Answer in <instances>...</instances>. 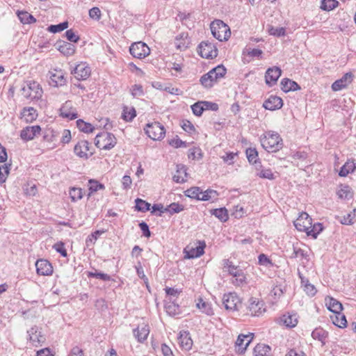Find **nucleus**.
Returning <instances> with one entry per match:
<instances>
[{
    "label": "nucleus",
    "instance_id": "nucleus-1",
    "mask_svg": "<svg viewBox=\"0 0 356 356\" xmlns=\"http://www.w3.org/2000/svg\"><path fill=\"white\" fill-rule=\"evenodd\" d=\"M261 146L268 152H277L283 147V140L275 131H266L260 138Z\"/></svg>",
    "mask_w": 356,
    "mask_h": 356
},
{
    "label": "nucleus",
    "instance_id": "nucleus-2",
    "mask_svg": "<svg viewBox=\"0 0 356 356\" xmlns=\"http://www.w3.org/2000/svg\"><path fill=\"white\" fill-rule=\"evenodd\" d=\"M211 33L219 41L227 40L231 32L229 26L220 19H216L210 25Z\"/></svg>",
    "mask_w": 356,
    "mask_h": 356
},
{
    "label": "nucleus",
    "instance_id": "nucleus-3",
    "mask_svg": "<svg viewBox=\"0 0 356 356\" xmlns=\"http://www.w3.org/2000/svg\"><path fill=\"white\" fill-rule=\"evenodd\" d=\"M22 95L26 99H39L41 98L43 90L40 85L36 81H29L26 85L23 86L22 90Z\"/></svg>",
    "mask_w": 356,
    "mask_h": 356
},
{
    "label": "nucleus",
    "instance_id": "nucleus-4",
    "mask_svg": "<svg viewBox=\"0 0 356 356\" xmlns=\"http://www.w3.org/2000/svg\"><path fill=\"white\" fill-rule=\"evenodd\" d=\"M95 144L99 149L108 150L115 145L116 138L111 133L102 132L96 136Z\"/></svg>",
    "mask_w": 356,
    "mask_h": 356
},
{
    "label": "nucleus",
    "instance_id": "nucleus-5",
    "mask_svg": "<svg viewBox=\"0 0 356 356\" xmlns=\"http://www.w3.org/2000/svg\"><path fill=\"white\" fill-rule=\"evenodd\" d=\"M145 134L152 140H161L165 134L164 127L158 122L148 123L144 129Z\"/></svg>",
    "mask_w": 356,
    "mask_h": 356
},
{
    "label": "nucleus",
    "instance_id": "nucleus-6",
    "mask_svg": "<svg viewBox=\"0 0 356 356\" xmlns=\"http://www.w3.org/2000/svg\"><path fill=\"white\" fill-rule=\"evenodd\" d=\"M197 51L201 57L212 59L218 56L216 47L209 41H202L197 47Z\"/></svg>",
    "mask_w": 356,
    "mask_h": 356
},
{
    "label": "nucleus",
    "instance_id": "nucleus-7",
    "mask_svg": "<svg viewBox=\"0 0 356 356\" xmlns=\"http://www.w3.org/2000/svg\"><path fill=\"white\" fill-rule=\"evenodd\" d=\"M222 304L229 311H237L241 306V301L236 293L225 294L222 298Z\"/></svg>",
    "mask_w": 356,
    "mask_h": 356
},
{
    "label": "nucleus",
    "instance_id": "nucleus-8",
    "mask_svg": "<svg viewBox=\"0 0 356 356\" xmlns=\"http://www.w3.org/2000/svg\"><path fill=\"white\" fill-rule=\"evenodd\" d=\"M129 52L134 57L142 59L150 54V49L145 42H138L131 45Z\"/></svg>",
    "mask_w": 356,
    "mask_h": 356
},
{
    "label": "nucleus",
    "instance_id": "nucleus-9",
    "mask_svg": "<svg viewBox=\"0 0 356 356\" xmlns=\"http://www.w3.org/2000/svg\"><path fill=\"white\" fill-rule=\"evenodd\" d=\"M27 334L28 339L33 346H40L46 340L44 336L42 334L40 329L36 325L29 330Z\"/></svg>",
    "mask_w": 356,
    "mask_h": 356
},
{
    "label": "nucleus",
    "instance_id": "nucleus-10",
    "mask_svg": "<svg viewBox=\"0 0 356 356\" xmlns=\"http://www.w3.org/2000/svg\"><path fill=\"white\" fill-rule=\"evenodd\" d=\"M293 224L298 231L307 232L312 227V218L306 212H302Z\"/></svg>",
    "mask_w": 356,
    "mask_h": 356
},
{
    "label": "nucleus",
    "instance_id": "nucleus-11",
    "mask_svg": "<svg viewBox=\"0 0 356 356\" xmlns=\"http://www.w3.org/2000/svg\"><path fill=\"white\" fill-rule=\"evenodd\" d=\"M248 314L252 316H259L265 312L264 303L262 301L259 300L255 298H251L249 300V305L248 306Z\"/></svg>",
    "mask_w": 356,
    "mask_h": 356
},
{
    "label": "nucleus",
    "instance_id": "nucleus-12",
    "mask_svg": "<svg viewBox=\"0 0 356 356\" xmlns=\"http://www.w3.org/2000/svg\"><path fill=\"white\" fill-rule=\"evenodd\" d=\"M206 244L204 241H199V245L195 248L187 246L184 249L186 259H193L202 256L204 251Z\"/></svg>",
    "mask_w": 356,
    "mask_h": 356
},
{
    "label": "nucleus",
    "instance_id": "nucleus-13",
    "mask_svg": "<svg viewBox=\"0 0 356 356\" xmlns=\"http://www.w3.org/2000/svg\"><path fill=\"white\" fill-rule=\"evenodd\" d=\"M37 273L40 275L48 276L53 273V267L51 263L46 259H38L35 262Z\"/></svg>",
    "mask_w": 356,
    "mask_h": 356
},
{
    "label": "nucleus",
    "instance_id": "nucleus-14",
    "mask_svg": "<svg viewBox=\"0 0 356 356\" xmlns=\"http://www.w3.org/2000/svg\"><path fill=\"white\" fill-rule=\"evenodd\" d=\"M90 68L86 63H80L76 65L72 71V74L78 80H86L90 75Z\"/></svg>",
    "mask_w": 356,
    "mask_h": 356
},
{
    "label": "nucleus",
    "instance_id": "nucleus-15",
    "mask_svg": "<svg viewBox=\"0 0 356 356\" xmlns=\"http://www.w3.org/2000/svg\"><path fill=\"white\" fill-rule=\"evenodd\" d=\"M252 339L253 334L250 332L248 334H239L236 341V347L238 348L237 351L241 354L243 353Z\"/></svg>",
    "mask_w": 356,
    "mask_h": 356
},
{
    "label": "nucleus",
    "instance_id": "nucleus-16",
    "mask_svg": "<svg viewBox=\"0 0 356 356\" xmlns=\"http://www.w3.org/2000/svg\"><path fill=\"white\" fill-rule=\"evenodd\" d=\"M75 154L81 158L88 159L92 155V152H89V143L87 140L79 141L74 148Z\"/></svg>",
    "mask_w": 356,
    "mask_h": 356
},
{
    "label": "nucleus",
    "instance_id": "nucleus-17",
    "mask_svg": "<svg viewBox=\"0 0 356 356\" xmlns=\"http://www.w3.org/2000/svg\"><path fill=\"white\" fill-rule=\"evenodd\" d=\"M41 128L38 125L28 126L23 129L20 133V137L24 140H31L35 136L40 134Z\"/></svg>",
    "mask_w": 356,
    "mask_h": 356
},
{
    "label": "nucleus",
    "instance_id": "nucleus-18",
    "mask_svg": "<svg viewBox=\"0 0 356 356\" xmlns=\"http://www.w3.org/2000/svg\"><path fill=\"white\" fill-rule=\"evenodd\" d=\"M281 74L282 70L278 67L268 68L265 75L266 84L270 86L275 84L279 77L281 76Z\"/></svg>",
    "mask_w": 356,
    "mask_h": 356
},
{
    "label": "nucleus",
    "instance_id": "nucleus-19",
    "mask_svg": "<svg viewBox=\"0 0 356 356\" xmlns=\"http://www.w3.org/2000/svg\"><path fill=\"white\" fill-rule=\"evenodd\" d=\"M49 84L54 87H59L64 86L66 83L64 73L62 70H54L51 72Z\"/></svg>",
    "mask_w": 356,
    "mask_h": 356
},
{
    "label": "nucleus",
    "instance_id": "nucleus-20",
    "mask_svg": "<svg viewBox=\"0 0 356 356\" xmlns=\"http://www.w3.org/2000/svg\"><path fill=\"white\" fill-rule=\"evenodd\" d=\"M283 106L282 99L277 97L271 95L263 104V106L270 111H275L282 108Z\"/></svg>",
    "mask_w": 356,
    "mask_h": 356
},
{
    "label": "nucleus",
    "instance_id": "nucleus-21",
    "mask_svg": "<svg viewBox=\"0 0 356 356\" xmlns=\"http://www.w3.org/2000/svg\"><path fill=\"white\" fill-rule=\"evenodd\" d=\"M353 81V74L350 72L345 74L340 79L334 81L332 85V89L334 91H339L348 85H349Z\"/></svg>",
    "mask_w": 356,
    "mask_h": 356
},
{
    "label": "nucleus",
    "instance_id": "nucleus-22",
    "mask_svg": "<svg viewBox=\"0 0 356 356\" xmlns=\"http://www.w3.org/2000/svg\"><path fill=\"white\" fill-rule=\"evenodd\" d=\"M180 346L185 350H189L193 346V341L190 337L189 332L186 331H181L178 337Z\"/></svg>",
    "mask_w": 356,
    "mask_h": 356
},
{
    "label": "nucleus",
    "instance_id": "nucleus-23",
    "mask_svg": "<svg viewBox=\"0 0 356 356\" xmlns=\"http://www.w3.org/2000/svg\"><path fill=\"white\" fill-rule=\"evenodd\" d=\"M149 333V326L147 325H142L134 330V335L140 343H143L147 338Z\"/></svg>",
    "mask_w": 356,
    "mask_h": 356
},
{
    "label": "nucleus",
    "instance_id": "nucleus-24",
    "mask_svg": "<svg viewBox=\"0 0 356 356\" xmlns=\"http://www.w3.org/2000/svg\"><path fill=\"white\" fill-rule=\"evenodd\" d=\"M60 115L64 118L69 120L76 119L78 114L75 111V109L71 108V102H66L65 104L60 108Z\"/></svg>",
    "mask_w": 356,
    "mask_h": 356
},
{
    "label": "nucleus",
    "instance_id": "nucleus-25",
    "mask_svg": "<svg viewBox=\"0 0 356 356\" xmlns=\"http://www.w3.org/2000/svg\"><path fill=\"white\" fill-rule=\"evenodd\" d=\"M281 88L284 92L300 90V86L294 81L284 78L281 81Z\"/></svg>",
    "mask_w": 356,
    "mask_h": 356
},
{
    "label": "nucleus",
    "instance_id": "nucleus-26",
    "mask_svg": "<svg viewBox=\"0 0 356 356\" xmlns=\"http://www.w3.org/2000/svg\"><path fill=\"white\" fill-rule=\"evenodd\" d=\"M186 167L184 165H177L176 174L173 176V180L177 183H184L186 181Z\"/></svg>",
    "mask_w": 356,
    "mask_h": 356
},
{
    "label": "nucleus",
    "instance_id": "nucleus-27",
    "mask_svg": "<svg viewBox=\"0 0 356 356\" xmlns=\"http://www.w3.org/2000/svg\"><path fill=\"white\" fill-rule=\"evenodd\" d=\"M325 301L327 309L334 314H338L343 309L342 304L333 298L327 297Z\"/></svg>",
    "mask_w": 356,
    "mask_h": 356
},
{
    "label": "nucleus",
    "instance_id": "nucleus-28",
    "mask_svg": "<svg viewBox=\"0 0 356 356\" xmlns=\"http://www.w3.org/2000/svg\"><path fill=\"white\" fill-rule=\"evenodd\" d=\"M165 309L167 314L172 316L181 314V308L176 301L165 300Z\"/></svg>",
    "mask_w": 356,
    "mask_h": 356
},
{
    "label": "nucleus",
    "instance_id": "nucleus-29",
    "mask_svg": "<svg viewBox=\"0 0 356 356\" xmlns=\"http://www.w3.org/2000/svg\"><path fill=\"white\" fill-rule=\"evenodd\" d=\"M17 15L19 21L24 24H30L36 22L35 18L26 11L17 10Z\"/></svg>",
    "mask_w": 356,
    "mask_h": 356
},
{
    "label": "nucleus",
    "instance_id": "nucleus-30",
    "mask_svg": "<svg viewBox=\"0 0 356 356\" xmlns=\"http://www.w3.org/2000/svg\"><path fill=\"white\" fill-rule=\"evenodd\" d=\"M217 80L216 75L212 74L211 70L200 78V82L205 88L212 87Z\"/></svg>",
    "mask_w": 356,
    "mask_h": 356
},
{
    "label": "nucleus",
    "instance_id": "nucleus-31",
    "mask_svg": "<svg viewBox=\"0 0 356 356\" xmlns=\"http://www.w3.org/2000/svg\"><path fill=\"white\" fill-rule=\"evenodd\" d=\"M312 337L314 339H317L322 343V346L325 344V340L328 337V332L321 327H317L312 332Z\"/></svg>",
    "mask_w": 356,
    "mask_h": 356
},
{
    "label": "nucleus",
    "instance_id": "nucleus-32",
    "mask_svg": "<svg viewBox=\"0 0 356 356\" xmlns=\"http://www.w3.org/2000/svg\"><path fill=\"white\" fill-rule=\"evenodd\" d=\"M58 49L63 55L69 56L74 53L75 46L71 43L63 42L62 44L58 45Z\"/></svg>",
    "mask_w": 356,
    "mask_h": 356
},
{
    "label": "nucleus",
    "instance_id": "nucleus-33",
    "mask_svg": "<svg viewBox=\"0 0 356 356\" xmlns=\"http://www.w3.org/2000/svg\"><path fill=\"white\" fill-rule=\"evenodd\" d=\"M271 348L266 344H257L254 348L255 356H270Z\"/></svg>",
    "mask_w": 356,
    "mask_h": 356
},
{
    "label": "nucleus",
    "instance_id": "nucleus-34",
    "mask_svg": "<svg viewBox=\"0 0 356 356\" xmlns=\"http://www.w3.org/2000/svg\"><path fill=\"white\" fill-rule=\"evenodd\" d=\"M22 118H24L26 122H32L34 120L38 114L37 111L35 108L33 107H29V108H24L23 109V111L22 113Z\"/></svg>",
    "mask_w": 356,
    "mask_h": 356
},
{
    "label": "nucleus",
    "instance_id": "nucleus-35",
    "mask_svg": "<svg viewBox=\"0 0 356 356\" xmlns=\"http://www.w3.org/2000/svg\"><path fill=\"white\" fill-rule=\"evenodd\" d=\"M355 163L353 161H348L345 163V164L341 168V170L339 172V175L341 177H346L350 172H352L355 169Z\"/></svg>",
    "mask_w": 356,
    "mask_h": 356
},
{
    "label": "nucleus",
    "instance_id": "nucleus-36",
    "mask_svg": "<svg viewBox=\"0 0 356 356\" xmlns=\"http://www.w3.org/2000/svg\"><path fill=\"white\" fill-rule=\"evenodd\" d=\"M333 323L339 327H344L346 326L347 321L343 314L339 312L334 314V316H331Z\"/></svg>",
    "mask_w": 356,
    "mask_h": 356
},
{
    "label": "nucleus",
    "instance_id": "nucleus-37",
    "mask_svg": "<svg viewBox=\"0 0 356 356\" xmlns=\"http://www.w3.org/2000/svg\"><path fill=\"white\" fill-rule=\"evenodd\" d=\"M166 297L165 300L168 301H176L177 298H178V296L181 292V290H179L178 289L171 288V287H166L165 289Z\"/></svg>",
    "mask_w": 356,
    "mask_h": 356
},
{
    "label": "nucleus",
    "instance_id": "nucleus-38",
    "mask_svg": "<svg viewBox=\"0 0 356 356\" xmlns=\"http://www.w3.org/2000/svg\"><path fill=\"white\" fill-rule=\"evenodd\" d=\"M197 307L201 310L202 312L210 316L213 314V309L208 302L203 300V299L200 298L198 302L196 304Z\"/></svg>",
    "mask_w": 356,
    "mask_h": 356
},
{
    "label": "nucleus",
    "instance_id": "nucleus-39",
    "mask_svg": "<svg viewBox=\"0 0 356 356\" xmlns=\"http://www.w3.org/2000/svg\"><path fill=\"white\" fill-rule=\"evenodd\" d=\"M211 213L222 222H226L228 220L227 211L225 208L213 209L211 211Z\"/></svg>",
    "mask_w": 356,
    "mask_h": 356
},
{
    "label": "nucleus",
    "instance_id": "nucleus-40",
    "mask_svg": "<svg viewBox=\"0 0 356 356\" xmlns=\"http://www.w3.org/2000/svg\"><path fill=\"white\" fill-rule=\"evenodd\" d=\"M257 176L259 177L262 179H268L270 180H273L275 179L274 174L272 172L270 168H262L260 166V169L257 168Z\"/></svg>",
    "mask_w": 356,
    "mask_h": 356
},
{
    "label": "nucleus",
    "instance_id": "nucleus-41",
    "mask_svg": "<svg viewBox=\"0 0 356 356\" xmlns=\"http://www.w3.org/2000/svg\"><path fill=\"white\" fill-rule=\"evenodd\" d=\"M218 195V193L216 191L208 189L204 192H201V197L199 198V200L208 201L211 200H216Z\"/></svg>",
    "mask_w": 356,
    "mask_h": 356
},
{
    "label": "nucleus",
    "instance_id": "nucleus-42",
    "mask_svg": "<svg viewBox=\"0 0 356 356\" xmlns=\"http://www.w3.org/2000/svg\"><path fill=\"white\" fill-rule=\"evenodd\" d=\"M281 321L289 327H293L297 325L298 320L295 315H283Z\"/></svg>",
    "mask_w": 356,
    "mask_h": 356
},
{
    "label": "nucleus",
    "instance_id": "nucleus-43",
    "mask_svg": "<svg viewBox=\"0 0 356 356\" xmlns=\"http://www.w3.org/2000/svg\"><path fill=\"white\" fill-rule=\"evenodd\" d=\"M76 126L81 131L84 133H92L95 129L90 123L86 122L81 119L76 121Z\"/></svg>",
    "mask_w": 356,
    "mask_h": 356
},
{
    "label": "nucleus",
    "instance_id": "nucleus-44",
    "mask_svg": "<svg viewBox=\"0 0 356 356\" xmlns=\"http://www.w3.org/2000/svg\"><path fill=\"white\" fill-rule=\"evenodd\" d=\"M339 198L344 200H350L353 197L351 188L348 186H342L337 192Z\"/></svg>",
    "mask_w": 356,
    "mask_h": 356
},
{
    "label": "nucleus",
    "instance_id": "nucleus-45",
    "mask_svg": "<svg viewBox=\"0 0 356 356\" xmlns=\"http://www.w3.org/2000/svg\"><path fill=\"white\" fill-rule=\"evenodd\" d=\"M323 229V225L321 223H315L312 227L307 231V236H312L314 238H316L318 234Z\"/></svg>",
    "mask_w": 356,
    "mask_h": 356
},
{
    "label": "nucleus",
    "instance_id": "nucleus-46",
    "mask_svg": "<svg viewBox=\"0 0 356 356\" xmlns=\"http://www.w3.org/2000/svg\"><path fill=\"white\" fill-rule=\"evenodd\" d=\"M184 209V207L179 203L173 202L165 208V211L172 215L178 213Z\"/></svg>",
    "mask_w": 356,
    "mask_h": 356
},
{
    "label": "nucleus",
    "instance_id": "nucleus-47",
    "mask_svg": "<svg viewBox=\"0 0 356 356\" xmlns=\"http://www.w3.org/2000/svg\"><path fill=\"white\" fill-rule=\"evenodd\" d=\"M136 209L139 211H142V212H145V211H147L150 209V204L147 202L146 201L142 200V199H140V198H137L136 200Z\"/></svg>",
    "mask_w": 356,
    "mask_h": 356
},
{
    "label": "nucleus",
    "instance_id": "nucleus-48",
    "mask_svg": "<svg viewBox=\"0 0 356 356\" xmlns=\"http://www.w3.org/2000/svg\"><path fill=\"white\" fill-rule=\"evenodd\" d=\"M336 0H322L321 8L323 10H332L338 6Z\"/></svg>",
    "mask_w": 356,
    "mask_h": 356
},
{
    "label": "nucleus",
    "instance_id": "nucleus-49",
    "mask_svg": "<svg viewBox=\"0 0 356 356\" xmlns=\"http://www.w3.org/2000/svg\"><path fill=\"white\" fill-rule=\"evenodd\" d=\"M88 184L89 191H90L89 195H90V193H92L105 188L104 184H100L98 181L95 179H90Z\"/></svg>",
    "mask_w": 356,
    "mask_h": 356
},
{
    "label": "nucleus",
    "instance_id": "nucleus-50",
    "mask_svg": "<svg viewBox=\"0 0 356 356\" xmlns=\"http://www.w3.org/2000/svg\"><path fill=\"white\" fill-rule=\"evenodd\" d=\"M68 27V22H63L62 23L55 24V25H50L47 30L51 33H58L60 32L65 29H66Z\"/></svg>",
    "mask_w": 356,
    "mask_h": 356
},
{
    "label": "nucleus",
    "instance_id": "nucleus-51",
    "mask_svg": "<svg viewBox=\"0 0 356 356\" xmlns=\"http://www.w3.org/2000/svg\"><path fill=\"white\" fill-rule=\"evenodd\" d=\"M70 196L72 202H76L83 197V192L80 188H72L70 191Z\"/></svg>",
    "mask_w": 356,
    "mask_h": 356
},
{
    "label": "nucleus",
    "instance_id": "nucleus-52",
    "mask_svg": "<svg viewBox=\"0 0 356 356\" xmlns=\"http://www.w3.org/2000/svg\"><path fill=\"white\" fill-rule=\"evenodd\" d=\"M185 194L187 197L195 198L198 200L201 197V191L199 187H191L185 191Z\"/></svg>",
    "mask_w": 356,
    "mask_h": 356
},
{
    "label": "nucleus",
    "instance_id": "nucleus-53",
    "mask_svg": "<svg viewBox=\"0 0 356 356\" xmlns=\"http://www.w3.org/2000/svg\"><path fill=\"white\" fill-rule=\"evenodd\" d=\"M193 113L196 116H200L204 111V102H197L191 106Z\"/></svg>",
    "mask_w": 356,
    "mask_h": 356
},
{
    "label": "nucleus",
    "instance_id": "nucleus-54",
    "mask_svg": "<svg viewBox=\"0 0 356 356\" xmlns=\"http://www.w3.org/2000/svg\"><path fill=\"white\" fill-rule=\"evenodd\" d=\"M247 158L250 163H257L258 152L254 148H248L246 149Z\"/></svg>",
    "mask_w": 356,
    "mask_h": 356
},
{
    "label": "nucleus",
    "instance_id": "nucleus-55",
    "mask_svg": "<svg viewBox=\"0 0 356 356\" xmlns=\"http://www.w3.org/2000/svg\"><path fill=\"white\" fill-rule=\"evenodd\" d=\"M88 277H95L104 281H110L111 280V276L108 274L104 273H98L97 270L95 272H89L88 273Z\"/></svg>",
    "mask_w": 356,
    "mask_h": 356
},
{
    "label": "nucleus",
    "instance_id": "nucleus-56",
    "mask_svg": "<svg viewBox=\"0 0 356 356\" xmlns=\"http://www.w3.org/2000/svg\"><path fill=\"white\" fill-rule=\"evenodd\" d=\"M9 170V167L6 164L0 166V183L6 181Z\"/></svg>",
    "mask_w": 356,
    "mask_h": 356
},
{
    "label": "nucleus",
    "instance_id": "nucleus-57",
    "mask_svg": "<svg viewBox=\"0 0 356 356\" xmlns=\"http://www.w3.org/2000/svg\"><path fill=\"white\" fill-rule=\"evenodd\" d=\"M307 257L308 255L307 252H305L301 248H297L296 247L293 246V252L291 256V258L301 257L308 259Z\"/></svg>",
    "mask_w": 356,
    "mask_h": 356
},
{
    "label": "nucleus",
    "instance_id": "nucleus-58",
    "mask_svg": "<svg viewBox=\"0 0 356 356\" xmlns=\"http://www.w3.org/2000/svg\"><path fill=\"white\" fill-rule=\"evenodd\" d=\"M53 248L63 257H65L67 255V250L63 242H58L53 245Z\"/></svg>",
    "mask_w": 356,
    "mask_h": 356
},
{
    "label": "nucleus",
    "instance_id": "nucleus-59",
    "mask_svg": "<svg viewBox=\"0 0 356 356\" xmlns=\"http://www.w3.org/2000/svg\"><path fill=\"white\" fill-rule=\"evenodd\" d=\"M184 37V33L180 35V38L176 37V47L181 50L186 49L188 47V43L185 41Z\"/></svg>",
    "mask_w": 356,
    "mask_h": 356
},
{
    "label": "nucleus",
    "instance_id": "nucleus-60",
    "mask_svg": "<svg viewBox=\"0 0 356 356\" xmlns=\"http://www.w3.org/2000/svg\"><path fill=\"white\" fill-rule=\"evenodd\" d=\"M211 74L216 75L217 79L222 77L226 73V69L222 65H218L211 70Z\"/></svg>",
    "mask_w": 356,
    "mask_h": 356
},
{
    "label": "nucleus",
    "instance_id": "nucleus-61",
    "mask_svg": "<svg viewBox=\"0 0 356 356\" xmlns=\"http://www.w3.org/2000/svg\"><path fill=\"white\" fill-rule=\"evenodd\" d=\"M131 95L133 97H141L144 95L143 88L141 85L135 84L131 88Z\"/></svg>",
    "mask_w": 356,
    "mask_h": 356
},
{
    "label": "nucleus",
    "instance_id": "nucleus-62",
    "mask_svg": "<svg viewBox=\"0 0 356 356\" xmlns=\"http://www.w3.org/2000/svg\"><path fill=\"white\" fill-rule=\"evenodd\" d=\"M285 29L283 27H271L269 29L270 35L280 37L285 35Z\"/></svg>",
    "mask_w": 356,
    "mask_h": 356
},
{
    "label": "nucleus",
    "instance_id": "nucleus-63",
    "mask_svg": "<svg viewBox=\"0 0 356 356\" xmlns=\"http://www.w3.org/2000/svg\"><path fill=\"white\" fill-rule=\"evenodd\" d=\"M136 111L134 108H131L129 111L124 110L122 118L125 121H131L136 117Z\"/></svg>",
    "mask_w": 356,
    "mask_h": 356
},
{
    "label": "nucleus",
    "instance_id": "nucleus-64",
    "mask_svg": "<svg viewBox=\"0 0 356 356\" xmlns=\"http://www.w3.org/2000/svg\"><path fill=\"white\" fill-rule=\"evenodd\" d=\"M304 291L309 296H314L316 293V289L314 286L309 282V280H306V284H305Z\"/></svg>",
    "mask_w": 356,
    "mask_h": 356
}]
</instances>
